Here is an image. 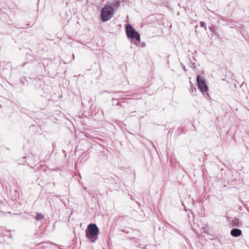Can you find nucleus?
<instances>
[{
    "instance_id": "3",
    "label": "nucleus",
    "mask_w": 249,
    "mask_h": 249,
    "mask_svg": "<svg viewBox=\"0 0 249 249\" xmlns=\"http://www.w3.org/2000/svg\"><path fill=\"white\" fill-rule=\"evenodd\" d=\"M113 9L110 6H106L102 10L101 18L104 21L108 20L113 14Z\"/></svg>"
},
{
    "instance_id": "8",
    "label": "nucleus",
    "mask_w": 249,
    "mask_h": 249,
    "mask_svg": "<svg viewBox=\"0 0 249 249\" xmlns=\"http://www.w3.org/2000/svg\"><path fill=\"white\" fill-rule=\"evenodd\" d=\"M72 59H74V54H72Z\"/></svg>"
},
{
    "instance_id": "4",
    "label": "nucleus",
    "mask_w": 249,
    "mask_h": 249,
    "mask_svg": "<svg viewBox=\"0 0 249 249\" xmlns=\"http://www.w3.org/2000/svg\"><path fill=\"white\" fill-rule=\"evenodd\" d=\"M196 81L198 88L200 89V91L203 93L206 92L207 94L208 95V93H207L208 87L206 85L205 80L203 78H200L199 75H197L196 77Z\"/></svg>"
},
{
    "instance_id": "6",
    "label": "nucleus",
    "mask_w": 249,
    "mask_h": 249,
    "mask_svg": "<svg viewBox=\"0 0 249 249\" xmlns=\"http://www.w3.org/2000/svg\"><path fill=\"white\" fill-rule=\"evenodd\" d=\"M44 218L43 215L40 213H37L35 217L36 220H40Z\"/></svg>"
},
{
    "instance_id": "1",
    "label": "nucleus",
    "mask_w": 249,
    "mask_h": 249,
    "mask_svg": "<svg viewBox=\"0 0 249 249\" xmlns=\"http://www.w3.org/2000/svg\"><path fill=\"white\" fill-rule=\"evenodd\" d=\"M99 229L95 224H90L86 230V237L91 242H94L98 239Z\"/></svg>"
},
{
    "instance_id": "2",
    "label": "nucleus",
    "mask_w": 249,
    "mask_h": 249,
    "mask_svg": "<svg viewBox=\"0 0 249 249\" xmlns=\"http://www.w3.org/2000/svg\"><path fill=\"white\" fill-rule=\"evenodd\" d=\"M125 31L126 36L128 38H135L137 40L136 42H134V44L138 45V44L137 41H139L140 40V36L139 34L134 30L131 25L129 24L126 25Z\"/></svg>"
},
{
    "instance_id": "5",
    "label": "nucleus",
    "mask_w": 249,
    "mask_h": 249,
    "mask_svg": "<svg viewBox=\"0 0 249 249\" xmlns=\"http://www.w3.org/2000/svg\"><path fill=\"white\" fill-rule=\"evenodd\" d=\"M231 234L234 237H238L242 234V231L238 229H233L231 231Z\"/></svg>"
},
{
    "instance_id": "7",
    "label": "nucleus",
    "mask_w": 249,
    "mask_h": 249,
    "mask_svg": "<svg viewBox=\"0 0 249 249\" xmlns=\"http://www.w3.org/2000/svg\"><path fill=\"white\" fill-rule=\"evenodd\" d=\"M200 25L202 28H205L206 29V24L205 22L202 21H200Z\"/></svg>"
}]
</instances>
